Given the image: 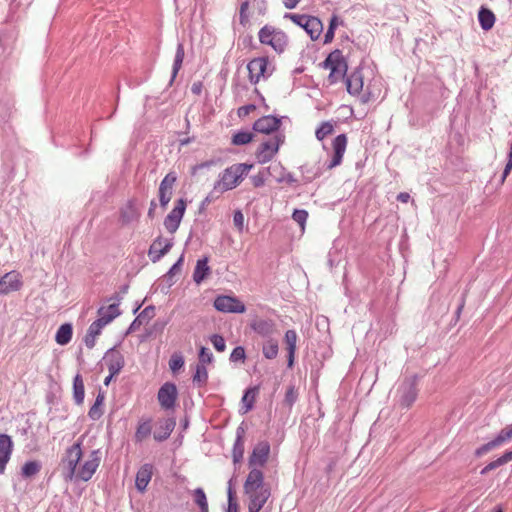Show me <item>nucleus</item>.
I'll list each match as a JSON object with an SVG mask.
<instances>
[{
  "label": "nucleus",
  "mask_w": 512,
  "mask_h": 512,
  "mask_svg": "<svg viewBox=\"0 0 512 512\" xmlns=\"http://www.w3.org/2000/svg\"><path fill=\"white\" fill-rule=\"evenodd\" d=\"M176 182V176L168 173L159 186V201L162 207H165L171 200L173 185Z\"/></svg>",
  "instance_id": "23"
},
{
  "label": "nucleus",
  "mask_w": 512,
  "mask_h": 512,
  "mask_svg": "<svg viewBox=\"0 0 512 512\" xmlns=\"http://www.w3.org/2000/svg\"><path fill=\"white\" fill-rule=\"evenodd\" d=\"M184 366V358L180 354H173L169 360V367L172 372L179 371Z\"/></svg>",
  "instance_id": "51"
},
{
  "label": "nucleus",
  "mask_w": 512,
  "mask_h": 512,
  "mask_svg": "<svg viewBox=\"0 0 512 512\" xmlns=\"http://www.w3.org/2000/svg\"><path fill=\"white\" fill-rule=\"evenodd\" d=\"M72 335H73L72 324L64 323L58 328L56 335H55V341L59 345H66L71 341Z\"/></svg>",
  "instance_id": "32"
},
{
  "label": "nucleus",
  "mask_w": 512,
  "mask_h": 512,
  "mask_svg": "<svg viewBox=\"0 0 512 512\" xmlns=\"http://www.w3.org/2000/svg\"><path fill=\"white\" fill-rule=\"evenodd\" d=\"M246 358L245 349L242 346L235 347L230 354L231 362L244 361Z\"/></svg>",
  "instance_id": "57"
},
{
  "label": "nucleus",
  "mask_w": 512,
  "mask_h": 512,
  "mask_svg": "<svg viewBox=\"0 0 512 512\" xmlns=\"http://www.w3.org/2000/svg\"><path fill=\"white\" fill-rule=\"evenodd\" d=\"M321 66L324 69L330 70L328 81L331 85L337 83L341 79L344 80L347 76L346 73L348 65L342 51L339 49L329 53L326 59L322 62Z\"/></svg>",
  "instance_id": "3"
},
{
  "label": "nucleus",
  "mask_w": 512,
  "mask_h": 512,
  "mask_svg": "<svg viewBox=\"0 0 512 512\" xmlns=\"http://www.w3.org/2000/svg\"><path fill=\"white\" fill-rule=\"evenodd\" d=\"M210 341L213 345V347L218 351V352H223L225 351L226 349V343H225V339L219 335V334H213L211 337H210Z\"/></svg>",
  "instance_id": "55"
},
{
  "label": "nucleus",
  "mask_w": 512,
  "mask_h": 512,
  "mask_svg": "<svg viewBox=\"0 0 512 512\" xmlns=\"http://www.w3.org/2000/svg\"><path fill=\"white\" fill-rule=\"evenodd\" d=\"M234 226L238 231L242 232L244 229V215L240 210H236L233 215Z\"/></svg>",
  "instance_id": "58"
},
{
  "label": "nucleus",
  "mask_w": 512,
  "mask_h": 512,
  "mask_svg": "<svg viewBox=\"0 0 512 512\" xmlns=\"http://www.w3.org/2000/svg\"><path fill=\"white\" fill-rule=\"evenodd\" d=\"M510 461H512V455L507 450L500 457H498L496 460L491 461L484 468H482L481 471H480V474L481 475H486L490 471L495 470L498 467L503 466V465L507 464Z\"/></svg>",
  "instance_id": "34"
},
{
  "label": "nucleus",
  "mask_w": 512,
  "mask_h": 512,
  "mask_svg": "<svg viewBox=\"0 0 512 512\" xmlns=\"http://www.w3.org/2000/svg\"><path fill=\"white\" fill-rule=\"evenodd\" d=\"M278 350V341L277 339H275V337L271 339H266L265 342L263 343L262 352L264 357L267 359L276 358L278 355Z\"/></svg>",
  "instance_id": "36"
},
{
  "label": "nucleus",
  "mask_w": 512,
  "mask_h": 512,
  "mask_svg": "<svg viewBox=\"0 0 512 512\" xmlns=\"http://www.w3.org/2000/svg\"><path fill=\"white\" fill-rule=\"evenodd\" d=\"M175 421L171 418L161 422L159 428L154 432L153 437L156 441L162 442L166 440L175 428Z\"/></svg>",
  "instance_id": "29"
},
{
  "label": "nucleus",
  "mask_w": 512,
  "mask_h": 512,
  "mask_svg": "<svg viewBox=\"0 0 512 512\" xmlns=\"http://www.w3.org/2000/svg\"><path fill=\"white\" fill-rule=\"evenodd\" d=\"M248 7H249V0H244L240 6V23L242 25H245L248 21V16L246 14Z\"/></svg>",
  "instance_id": "59"
},
{
  "label": "nucleus",
  "mask_w": 512,
  "mask_h": 512,
  "mask_svg": "<svg viewBox=\"0 0 512 512\" xmlns=\"http://www.w3.org/2000/svg\"><path fill=\"white\" fill-rule=\"evenodd\" d=\"M195 504L199 507L200 512H209L206 494L202 488H196L193 491Z\"/></svg>",
  "instance_id": "44"
},
{
  "label": "nucleus",
  "mask_w": 512,
  "mask_h": 512,
  "mask_svg": "<svg viewBox=\"0 0 512 512\" xmlns=\"http://www.w3.org/2000/svg\"><path fill=\"white\" fill-rule=\"evenodd\" d=\"M152 432V425L150 420H145L139 423L135 432V441L142 442L147 439Z\"/></svg>",
  "instance_id": "39"
},
{
  "label": "nucleus",
  "mask_w": 512,
  "mask_h": 512,
  "mask_svg": "<svg viewBox=\"0 0 512 512\" xmlns=\"http://www.w3.org/2000/svg\"><path fill=\"white\" fill-rule=\"evenodd\" d=\"M478 21L481 28L485 31H488L494 26L495 15L488 8L481 7L478 12Z\"/></svg>",
  "instance_id": "31"
},
{
  "label": "nucleus",
  "mask_w": 512,
  "mask_h": 512,
  "mask_svg": "<svg viewBox=\"0 0 512 512\" xmlns=\"http://www.w3.org/2000/svg\"><path fill=\"white\" fill-rule=\"evenodd\" d=\"M298 399V392L293 385L287 388L284 398V404L291 408Z\"/></svg>",
  "instance_id": "49"
},
{
  "label": "nucleus",
  "mask_w": 512,
  "mask_h": 512,
  "mask_svg": "<svg viewBox=\"0 0 512 512\" xmlns=\"http://www.w3.org/2000/svg\"><path fill=\"white\" fill-rule=\"evenodd\" d=\"M258 35L262 44L270 45L278 53L283 52L288 44L287 35L269 25L262 27Z\"/></svg>",
  "instance_id": "6"
},
{
  "label": "nucleus",
  "mask_w": 512,
  "mask_h": 512,
  "mask_svg": "<svg viewBox=\"0 0 512 512\" xmlns=\"http://www.w3.org/2000/svg\"><path fill=\"white\" fill-rule=\"evenodd\" d=\"M208 380V371L204 365H196L195 373L193 375V382L199 387L206 384Z\"/></svg>",
  "instance_id": "45"
},
{
  "label": "nucleus",
  "mask_w": 512,
  "mask_h": 512,
  "mask_svg": "<svg viewBox=\"0 0 512 512\" xmlns=\"http://www.w3.org/2000/svg\"><path fill=\"white\" fill-rule=\"evenodd\" d=\"M305 183H310L321 175V168L319 166L303 165L300 167Z\"/></svg>",
  "instance_id": "42"
},
{
  "label": "nucleus",
  "mask_w": 512,
  "mask_h": 512,
  "mask_svg": "<svg viewBox=\"0 0 512 512\" xmlns=\"http://www.w3.org/2000/svg\"><path fill=\"white\" fill-rule=\"evenodd\" d=\"M103 362L112 375H117L124 367L125 359L116 348H111L103 357Z\"/></svg>",
  "instance_id": "19"
},
{
  "label": "nucleus",
  "mask_w": 512,
  "mask_h": 512,
  "mask_svg": "<svg viewBox=\"0 0 512 512\" xmlns=\"http://www.w3.org/2000/svg\"><path fill=\"white\" fill-rule=\"evenodd\" d=\"M297 334L294 330H287L285 333V343L287 345V366L291 368L294 365L296 351Z\"/></svg>",
  "instance_id": "28"
},
{
  "label": "nucleus",
  "mask_w": 512,
  "mask_h": 512,
  "mask_svg": "<svg viewBox=\"0 0 512 512\" xmlns=\"http://www.w3.org/2000/svg\"><path fill=\"white\" fill-rule=\"evenodd\" d=\"M284 141L285 135L277 132L268 140L261 143L256 151V158L258 162L264 164L271 161Z\"/></svg>",
  "instance_id": "8"
},
{
  "label": "nucleus",
  "mask_w": 512,
  "mask_h": 512,
  "mask_svg": "<svg viewBox=\"0 0 512 512\" xmlns=\"http://www.w3.org/2000/svg\"><path fill=\"white\" fill-rule=\"evenodd\" d=\"M184 55H185L184 46L182 43H179L177 45V49H176V53H175V57H174L170 84L174 81L175 77L177 76V74L182 66V63L184 60Z\"/></svg>",
  "instance_id": "37"
},
{
  "label": "nucleus",
  "mask_w": 512,
  "mask_h": 512,
  "mask_svg": "<svg viewBox=\"0 0 512 512\" xmlns=\"http://www.w3.org/2000/svg\"><path fill=\"white\" fill-rule=\"evenodd\" d=\"M155 316V307L153 305L147 306L144 310H142L134 319L132 323H130V332L138 329L142 325H146L149 321Z\"/></svg>",
  "instance_id": "26"
},
{
  "label": "nucleus",
  "mask_w": 512,
  "mask_h": 512,
  "mask_svg": "<svg viewBox=\"0 0 512 512\" xmlns=\"http://www.w3.org/2000/svg\"><path fill=\"white\" fill-rule=\"evenodd\" d=\"M284 18L290 19L296 25L302 27L312 40L318 39L323 31V24L318 17L285 13Z\"/></svg>",
  "instance_id": "5"
},
{
  "label": "nucleus",
  "mask_w": 512,
  "mask_h": 512,
  "mask_svg": "<svg viewBox=\"0 0 512 512\" xmlns=\"http://www.w3.org/2000/svg\"><path fill=\"white\" fill-rule=\"evenodd\" d=\"M269 62L265 57H259L251 60L247 69L249 72L250 82L256 84L261 78H267L271 75V71L268 70Z\"/></svg>",
  "instance_id": "11"
},
{
  "label": "nucleus",
  "mask_w": 512,
  "mask_h": 512,
  "mask_svg": "<svg viewBox=\"0 0 512 512\" xmlns=\"http://www.w3.org/2000/svg\"><path fill=\"white\" fill-rule=\"evenodd\" d=\"M256 391L257 388H248L245 390L244 395L242 397V403L245 408V413L253 408Z\"/></svg>",
  "instance_id": "48"
},
{
  "label": "nucleus",
  "mask_w": 512,
  "mask_h": 512,
  "mask_svg": "<svg viewBox=\"0 0 512 512\" xmlns=\"http://www.w3.org/2000/svg\"><path fill=\"white\" fill-rule=\"evenodd\" d=\"M177 397V388L176 385L170 382H167L161 386L158 391V400L161 406L165 409H170L174 407L175 401Z\"/></svg>",
  "instance_id": "20"
},
{
  "label": "nucleus",
  "mask_w": 512,
  "mask_h": 512,
  "mask_svg": "<svg viewBox=\"0 0 512 512\" xmlns=\"http://www.w3.org/2000/svg\"><path fill=\"white\" fill-rule=\"evenodd\" d=\"M244 492L248 497V511L259 512L271 495L270 487L264 483L263 472L252 468L244 483Z\"/></svg>",
  "instance_id": "1"
},
{
  "label": "nucleus",
  "mask_w": 512,
  "mask_h": 512,
  "mask_svg": "<svg viewBox=\"0 0 512 512\" xmlns=\"http://www.w3.org/2000/svg\"><path fill=\"white\" fill-rule=\"evenodd\" d=\"M281 125V118L272 115L263 116L253 124V130L263 134H271L278 131Z\"/></svg>",
  "instance_id": "21"
},
{
  "label": "nucleus",
  "mask_w": 512,
  "mask_h": 512,
  "mask_svg": "<svg viewBox=\"0 0 512 512\" xmlns=\"http://www.w3.org/2000/svg\"><path fill=\"white\" fill-rule=\"evenodd\" d=\"M418 376L406 377L397 389L398 403L403 408H409L416 400Z\"/></svg>",
  "instance_id": "7"
},
{
  "label": "nucleus",
  "mask_w": 512,
  "mask_h": 512,
  "mask_svg": "<svg viewBox=\"0 0 512 512\" xmlns=\"http://www.w3.org/2000/svg\"><path fill=\"white\" fill-rule=\"evenodd\" d=\"M208 257L198 259L193 272V280L196 284L202 283L210 273V267L208 265Z\"/></svg>",
  "instance_id": "27"
},
{
  "label": "nucleus",
  "mask_w": 512,
  "mask_h": 512,
  "mask_svg": "<svg viewBox=\"0 0 512 512\" xmlns=\"http://www.w3.org/2000/svg\"><path fill=\"white\" fill-rule=\"evenodd\" d=\"M265 169L267 174L273 177L278 183L284 182L286 169L281 165V163H273Z\"/></svg>",
  "instance_id": "43"
},
{
  "label": "nucleus",
  "mask_w": 512,
  "mask_h": 512,
  "mask_svg": "<svg viewBox=\"0 0 512 512\" xmlns=\"http://www.w3.org/2000/svg\"><path fill=\"white\" fill-rule=\"evenodd\" d=\"M253 168V164L238 163L227 167L220 175L219 180L214 184L210 196L219 197L222 193L232 190L239 185L244 177Z\"/></svg>",
  "instance_id": "2"
},
{
  "label": "nucleus",
  "mask_w": 512,
  "mask_h": 512,
  "mask_svg": "<svg viewBox=\"0 0 512 512\" xmlns=\"http://www.w3.org/2000/svg\"><path fill=\"white\" fill-rule=\"evenodd\" d=\"M308 218V212L304 209H295L292 214V219L298 223L302 230H304L305 223Z\"/></svg>",
  "instance_id": "50"
},
{
  "label": "nucleus",
  "mask_w": 512,
  "mask_h": 512,
  "mask_svg": "<svg viewBox=\"0 0 512 512\" xmlns=\"http://www.w3.org/2000/svg\"><path fill=\"white\" fill-rule=\"evenodd\" d=\"M267 171L265 168L260 170L256 175L251 177L252 184L254 187H262L265 184L266 177H267Z\"/></svg>",
  "instance_id": "56"
},
{
  "label": "nucleus",
  "mask_w": 512,
  "mask_h": 512,
  "mask_svg": "<svg viewBox=\"0 0 512 512\" xmlns=\"http://www.w3.org/2000/svg\"><path fill=\"white\" fill-rule=\"evenodd\" d=\"M347 146V137L345 134H339L332 143L333 147V155L331 160L326 163L327 169H333L337 166H339L342 162L343 155L345 153Z\"/></svg>",
  "instance_id": "15"
},
{
  "label": "nucleus",
  "mask_w": 512,
  "mask_h": 512,
  "mask_svg": "<svg viewBox=\"0 0 512 512\" xmlns=\"http://www.w3.org/2000/svg\"><path fill=\"white\" fill-rule=\"evenodd\" d=\"M104 400H105L104 392H102L100 390L98 392V395L96 396L94 404L91 406V408H90V410L88 412V416L92 420H98L102 416L103 410L101 409V407H102V405L104 403Z\"/></svg>",
  "instance_id": "35"
},
{
  "label": "nucleus",
  "mask_w": 512,
  "mask_h": 512,
  "mask_svg": "<svg viewBox=\"0 0 512 512\" xmlns=\"http://www.w3.org/2000/svg\"><path fill=\"white\" fill-rule=\"evenodd\" d=\"M251 329L262 338L271 339L277 334L275 322L271 319L256 318L252 320Z\"/></svg>",
  "instance_id": "14"
},
{
  "label": "nucleus",
  "mask_w": 512,
  "mask_h": 512,
  "mask_svg": "<svg viewBox=\"0 0 512 512\" xmlns=\"http://www.w3.org/2000/svg\"><path fill=\"white\" fill-rule=\"evenodd\" d=\"M198 358H199V363L198 364L205 366V364H208V363L212 362L213 354H212V352L208 348L202 346L200 348V350H199Z\"/></svg>",
  "instance_id": "54"
},
{
  "label": "nucleus",
  "mask_w": 512,
  "mask_h": 512,
  "mask_svg": "<svg viewBox=\"0 0 512 512\" xmlns=\"http://www.w3.org/2000/svg\"><path fill=\"white\" fill-rule=\"evenodd\" d=\"M227 496L228 507L226 512H238V503L236 501L235 492L233 491L231 484L228 487Z\"/></svg>",
  "instance_id": "53"
},
{
  "label": "nucleus",
  "mask_w": 512,
  "mask_h": 512,
  "mask_svg": "<svg viewBox=\"0 0 512 512\" xmlns=\"http://www.w3.org/2000/svg\"><path fill=\"white\" fill-rule=\"evenodd\" d=\"M154 465L145 463L140 466L135 477V487L139 493H144L154 474Z\"/></svg>",
  "instance_id": "18"
},
{
  "label": "nucleus",
  "mask_w": 512,
  "mask_h": 512,
  "mask_svg": "<svg viewBox=\"0 0 512 512\" xmlns=\"http://www.w3.org/2000/svg\"><path fill=\"white\" fill-rule=\"evenodd\" d=\"M13 442L9 435L0 434V474L4 473L6 464L10 460Z\"/></svg>",
  "instance_id": "24"
},
{
  "label": "nucleus",
  "mask_w": 512,
  "mask_h": 512,
  "mask_svg": "<svg viewBox=\"0 0 512 512\" xmlns=\"http://www.w3.org/2000/svg\"><path fill=\"white\" fill-rule=\"evenodd\" d=\"M82 457L81 444L79 442L70 446L62 459L61 471L65 481H75L77 466Z\"/></svg>",
  "instance_id": "4"
},
{
  "label": "nucleus",
  "mask_w": 512,
  "mask_h": 512,
  "mask_svg": "<svg viewBox=\"0 0 512 512\" xmlns=\"http://www.w3.org/2000/svg\"><path fill=\"white\" fill-rule=\"evenodd\" d=\"M173 246L172 239L158 237L150 246L148 256L153 263L158 262Z\"/></svg>",
  "instance_id": "17"
},
{
  "label": "nucleus",
  "mask_w": 512,
  "mask_h": 512,
  "mask_svg": "<svg viewBox=\"0 0 512 512\" xmlns=\"http://www.w3.org/2000/svg\"><path fill=\"white\" fill-rule=\"evenodd\" d=\"M335 30L327 29L325 35H324V43L328 44L330 43L334 38Z\"/></svg>",
  "instance_id": "63"
},
{
  "label": "nucleus",
  "mask_w": 512,
  "mask_h": 512,
  "mask_svg": "<svg viewBox=\"0 0 512 512\" xmlns=\"http://www.w3.org/2000/svg\"><path fill=\"white\" fill-rule=\"evenodd\" d=\"M214 307L223 313H244L245 305L237 297L230 295H219L214 300Z\"/></svg>",
  "instance_id": "10"
},
{
  "label": "nucleus",
  "mask_w": 512,
  "mask_h": 512,
  "mask_svg": "<svg viewBox=\"0 0 512 512\" xmlns=\"http://www.w3.org/2000/svg\"><path fill=\"white\" fill-rule=\"evenodd\" d=\"M284 182L288 183L289 185H293L297 182L296 178L293 176V174L289 172H285L284 175Z\"/></svg>",
  "instance_id": "64"
},
{
  "label": "nucleus",
  "mask_w": 512,
  "mask_h": 512,
  "mask_svg": "<svg viewBox=\"0 0 512 512\" xmlns=\"http://www.w3.org/2000/svg\"><path fill=\"white\" fill-rule=\"evenodd\" d=\"M186 209V202L184 199H179L172 209V211L164 219V226L171 234L175 233L179 228L180 222L183 218Z\"/></svg>",
  "instance_id": "13"
},
{
  "label": "nucleus",
  "mask_w": 512,
  "mask_h": 512,
  "mask_svg": "<svg viewBox=\"0 0 512 512\" xmlns=\"http://www.w3.org/2000/svg\"><path fill=\"white\" fill-rule=\"evenodd\" d=\"M108 324V322H106L104 320V318L102 317H99L90 324L89 328H88V331H90L91 333H93L94 335H97L99 336L101 334V331L102 329Z\"/></svg>",
  "instance_id": "52"
},
{
  "label": "nucleus",
  "mask_w": 512,
  "mask_h": 512,
  "mask_svg": "<svg viewBox=\"0 0 512 512\" xmlns=\"http://www.w3.org/2000/svg\"><path fill=\"white\" fill-rule=\"evenodd\" d=\"M22 284L21 276L18 272H8L0 278V295L18 291L21 289Z\"/></svg>",
  "instance_id": "16"
},
{
  "label": "nucleus",
  "mask_w": 512,
  "mask_h": 512,
  "mask_svg": "<svg viewBox=\"0 0 512 512\" xmlns=\"http://www.w3.org/2000/svg\"><path fill=\"white\" fill-rule=\"evenodd\" d=\"M244 429L240 426L237 428L236 432V440L233 445V461L234 463H239L243 459L244 455Z\"/></svg>",
  "instance_id": "30"
},
{
  "label": "nucleus",
  "mask_w": 512,
  "mask_h": 512,
  "mask_svg": "<svg viewBox=\"0 0 512 512\" xmlns=\"http://www.w3.org/2000/svg\"><path fill=\"white\" fill-rule=\"evenodd\" d=\"M85 387L82 376L76 374L73 380V399L77 405H81L84 402Z\"/></svg>",
  "instance_id": "33"
},
{
  "label": "nucleus",
  "mask_w": 512,
  "mask_h": 512,
  "mask_svg": "<svg viewBox=\"0 0 512 512\" xmlns=\"http://www.w3.org/2000/svg\"><path fill=\"white\" fill-rule=\"evenodd\" d=\"M512 440V423L502 428L499 433L487 443L478 447L474 455L476 457H482L492 450L498 449Z\"/></svg>",
  "instance_id": "9"
},
{
  "label": "nucleus",
  "mask_w": 512,
  "mask_h": 512,
  "mask_svg": "<svg viewBox=\"0 0 512 512\" xmlns=\"http://www.w3.org/2000/svg\"><path fill=\"white\" fill-rule=\"evenodd\" d=\"M99 317L104 318V320L110 323L114 318H116L119 314L118 304L112 303L107 307H100L97 312Z\"/></svg>",
  "instance_id": "38"
},
{
  "label": "nucleus",
  "mask_w": 512,
  "mask_h": 512,
  "mask_svg": "<svg viewBox=\"0 0 512 512\" xmlns=\"http://www.w3.org/2000/svg\"><path fill=\"white\" fill-rule=\"evenodd\" d=\"M41 469V465L38 461H28L22 466V476L30 478L35 476Z\"/></svg>",
  "instance_id": "46"
},
{
  "label": "nucleus",
  "mask_w": 512,
  "mask_h": 512,
  "mask_svg": "<svg viewBox=\"0 0 512 512\" xmlns=\"http://www.w3.org/2000/svg\"><path fill=\"white\" fill-rule=\"evenodd\" d=\"M254 138V133L248 130H241L232 136V144L242 146L250 143Z\"/></svg>",
  "instance_id": "41"
},
{
  "label": "nucleus",
  "mask_w": 512,
  "mask_h": 512,
  "mask_svg": "<svg viewBox=\"0 0 512 512\" xmlns=\"http://www.w3.org/2000/svg\"><path fill=\"white\" fill-rule=\"evenodd\" d=\"M270 454V444L267 441H261L256 444L249 458V466H263Z\"/></svg>",
  "instance_id": "22"
},
{
  "label": "nucleus",
  "mask_w": 512,
  "mask_h": 512,
  "mask_svg": "<svg viewBox=\"0 0 512 512\" xmlns=\"http://www.w3.org/2000/svg\"><path fill=\"white\" fill-rule=\"evenodd\" d=\"M100 464L99 451L94 450L90 453L89 458L79 467L75 481H88L92 478Z\"/></svg>",
  "instance_id": "12"
},
{
  "label": "nucleus",
  "mask_w": 512,
  "mask_h": 512,
  "mask_svg": "<svg viewBox=\"0 0 512 512\" xmlns=\"http://www.w3.org/2000/svg\"><path fill=\"white\" fill-rule=\"evenodd\" d=\"M344 80L349 94L356 95L361 92L363 88V76L360 71L356 70L352 72L350 75L346 76Z\"/></svg>",
  "instance_id": "25"
},
{
  "label": "nucleus",
  "mask_w": 512,
  "mask_h": 512,
  "mask_svg": "<svg viewBox=\"0 0 512 512\" xmlns=\"http://www.w3.org/2000/svg\"><path fill=\"white\" fill-rule=\"evenodd\" d=\"M184 261V255L182 254L179 259L172 265L168 272L163 276V282H166L168 287H171L175 283V275L180 271Z\"/></svg>",
  "instance_id": "40"
},
{
  "label": "nucleus",
  "mask_w": 512,
  "mask_h": 512,
  "mask_svg": "<svg viewBox=\"0 0 512 512\" xmlns=\"http://www.w3.org/2000/svg\"><path fill=\"white\" fill-rule=\"evenodd\" d=\"M255 109V106L253 104H249V105H245V106H242L238 109V115L240 117H244V116H247L249 115V113L251 111H253Z\"/></svg>",
  "instance_id": "61"
},
{
  "label": "nucleus",
  "mask_w": 512,
  "mask_h": 512,
  "mask_svg": "<svg viewBox=\"0 0 512 512\" xmlns=\"http://www.w3.org/2000/svg\"><path fill=\"white\" fill-rule=\"evenodd\" d=\"M334 126L330 121L322 122L321 125L316 129L315 136L319 141L324 140L328 135L332 134Z\"/></svg>",
  "instance_id": "47"
},
{
  "label": "nucleus",
  "mask_w": 512,
  "mask_h": 512,
  "mask_svg": "<svg viewBox=\"0 0 512 512\" xmlns=\"http://www.w3.org/2000/svg\"><path fill=\"white\" fill-rule=\"evenodd\" d=\"M203 84L200 81L194 82L191 85V92L195 95H200L202 92Z\"/></svg>",
  "instance_id": "62"
},
{
  "label": "nucleus",
  "mask_w": 512,
  "mask_h": 512,
  "mask_svg": "<svg viewBox=\"0 0 512 512\" xmlns=\"http://www.w3.org/2000/svg\"><path fill=\"white\" fill-rule=\"evenodd\" d=\"M97 335H94L90 331L87 330V333L84 337V343L87 348L92 349L95 346Z\"/></svg>",
  "instance_id": "60"
}]
</instances>
